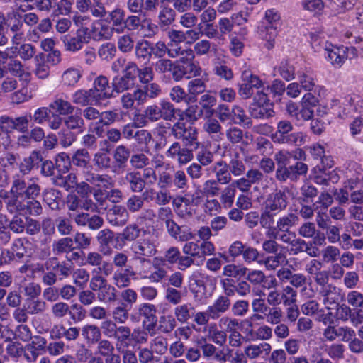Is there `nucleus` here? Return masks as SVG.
<instances>
[{
	"instance_id": "f704fd0d",
	"label": "nucleus",
	"mask_w": 363,
	"mask_h": 363,
	"mask_svg": "<svg viewBox=\"0 0 363 363\" xmlns=\"http://www.w3.org/2000/svg\"><path fill=\"white\" fill-rule=\"evenodd\" d=\"M203 130L211 135V138H215V140L221 139L223 135L222 126L217 119L208 118L203 125Z\"/></svg>"
},
{
	"instance_id": "2eb2a0df",
	"label": "nucleus",
	"mask_w": 363,
	"mask_h": 363,
	"mask_svg": "<svg viewBox=\"0 0 363 363\" xmlns=\"http://www.w3.org/2000/svg\"><path fill=\"white\" fill-rule=\"evenodd\" d=\"M165 228L169 236L179 242H186L194 238V233L188 226H180L174 220L169 221Z\"/></svg>"
},
{
	"instance_id": "e433bc0d",
	"label": "nucleus",
	"mask_w": 363,
	"mask_h": 363,
	"mask_svg": "<svg viewBox=\"0 0 363 363\" xmlns=\"http://www.w3.org/2000/svg\"><path fill=\"white\" fill-rule=\"evenodd\" d=\"M15 48L20 59L24 62L33 59L37 52L35 46L28 43H22L19 47H15Z\"/></svg>"
},
{
	"instance_id": "37998d69",
	"label": "nucleus",
	"mask_w": 363,
	"mask_h": 363,
	"mask_svg": "<svg viewBox=\"0 0 363 363\" xmlns=\"http://www.w3.org/2000/svg\"><path fill=\"white\" fill-rule=\"evenodd\" d=\"M82 77V72L77 68H69L62 75V82L66 86H74Z\"/></svg>"
},
{
	"instance_id": "0e129e2a",
	"label": "nucleus",
	"mask_w": 363,
	"mask_h": 363,
	"mask_svg": "<svg viewBox=\"0 0 363 363\" xmlns=\"http://www.w3.org/2000/svg\"><path fill=\"white\" fill-rule=\"evenodd\" d=\"M55 165L59 172H67L71 167V160L69 155L65 152L58 154L55 158Z\"/></svg>"
},
{
	"instance_id": "0eeeda50",
	"label": "nucleus",
	"mask_w": 363,
	"mask_h": 363,
	"mask_svg": "<svg viewBox=\"0 0 363 363\" xmlns=\"http://www.w3.org/2000/svg\"><path fill=\"white\" fill-rule=\"evenodd\" d=\"M90 39L88 28L82 27L76 32L75 36L65 35L62 38L66 50L76 52L82 49L84 43H87Z\"/></svg>"
},
{
	"instance_id": "cd10ccee",
	"label": "nucleus",
	"mask_w": 363,
	"mask_h": 363,
	"mask_svg": "<svg viewBox=\"0 0 363 363\" xmlns=\"http://www.w3.org/2000/svg\"><path fill=\"white\" fill-rule=\"evenodd\" d=\"M49 108L62 116L72 113L74 109L70 102L58 96H56L53 101L50 104Z\"/></svg>"
},
{
	"instance_id": "4be33fe9",
	"label": "nucleus",
	"mask_w": 363,
	"mask_h": 363,
	"mask_svg": "<svg viewBox=\"0 0 363 363\" xmlns=\"http://www.w3.org/2000/svg\"><path fill=\"white\" fill-rule=\"evenodd\" d=\"M45 308V303L41 301L27 300L22 308H17L15 311V316H25L27 314L36 315L43 312Z\"/></svg>"
},
{
	"instance_id": "09e8293b",
	"label": "nucleus",
	"mask_w": 363,
	"mask_h": 363,
	"mask_svg": "<svg viewBox=\"0 0 363 363\" xmlns=\"http://www.w3.org/2000/svg\"><path fill=\"white\" fill-rule=\"evenodd\" d=\"M237 188L233 183L225 187L221 192L220 201L225 208H230L234 203Z\"/></svg>"
},
{
	"instance_id": "774afa93",
	"label": "nucleus",
	"mask_w": 363,
	"mask_h": 363,
	"mask_svg": "<svg viewBox=\"0 0 363 363\" xmlns=\"http://www.w3.org/2000/svg\"><path fill=\"white\" fill-rule=\"evenodd\" d=\"M215 115L222 123L233 121L232 109L226 104H220L215 110Z\"/></svg>"
},
{
	"instance_id": "5fc2aeb1",
	"label": "nucleus",
	"mask_w": 363,
	"mask_h": 363,
	"mask_svg": "<svg viewBox=\"0 0 363 363\" xmlns=\"http://www.w3.org/2000/svg\"><path fill=\"white\" fill-rule=\"evenodd\" d=\"M300 191L299 199L305 203L313 201V198L316 197L318 193L317 189L309 183L304 184Z\"/></svg>"
},
{
	"instance_id": "b1692460",
	"label": "nucleus",
	"mask_w": 363,
	"mask_h": 363,
	"mask_svg": "<svg viewBox=\"0 0 363 363\" xmlns=\"http://www.w3.org/2000/svg\"><path fill=\"white\" fill-rule=\"evenodd\" d=\"M121 296L126 303H122L121 306L115 308V315L125 317L128 307L136 301L137 294L133 290L128 289L121 292Z\"/></svg>"
},
{
	"instance_id": "052dcab7",
	"label": "nucleus",
	"mask_w": 363,
	"mask_h": 363,
	"mask_svg": "<svg viewBox=\"0 0 363 363\" xmlns=\"http://www.w3.org/2000/svg\"><path fill=\"white\" fill-rule=\"evenodd\" d=\"M135 54L138 58L149 60L150 59V41L147 40L138 41L135 46Z\"/></svg>"
},
{
	"instance_id": "58836bf2",
	"label": "nucleus",
	"mask_w": 363,
	"mask_h": 363,
	"mask_svg": "<svg viewBox=\"0 0 363 363\" xmlns=\"http://www.w3.org/2000/svg\"><path fill=\"white\" fill-rule=\"evenodd\" d=\"M6 26L11 32H17L22 30L23 21L21 14L17 11L7 13Z\"/></svg>"
},
{
	"instance_id": "c03bdc74",
	"label": "nucleus",
	"mask_w": 363,
	"mask_h": 363,
	"mask_svg": "<svg viewBox=\"0 0 363 363\" xmlns=\"http://www.w3.org/2000/svg\"><path fill=\"white\" fill-rule=\"evenodd\" d=\"M230 301L227 296H220L212 306L208 307V311L214 315L225 312L230 307Z\"/></svg>"
},
{
	"instance_id": "e2e57ef3",
	"label": "nucleus",
	"mask_w": 363,
	"mask_h": 363,
	"mask_svg": "<svg viewBox=\"0 0 363 363\" xmlns=\"http://www.w3.org/2000/svg\"><path fill=\"white\" fill-rule=\"evenodd\" d=\"M32 91L27 87L23 86L11 95L12 102L20 104L32 99Z\"/></svg>"
},
{
	"instance_id": "6e6552de",
	"label": "nucleus",
	"mask_w": 363,
	"mask_h": 363,
	"mask_svg": "<svg viewBox=\"0 0 363 363\" xmlns=\"http://www.w3.org/2000/svg\"><path fill=\"white\" fill-rule=\"evenodd\" d=\"M288 206V197L284 191L275 189L267 195L263 208L267 211L279 213L284 211Z\"/></svg>"
},
{
	"instance_id": "f8f14e48",
	"label": "nucleus",
	"mask_w": 363,
	"mask_h": 363,
	"mask_svg": "<svg viewBox=\"0 0 363 363\" xmlns=\"http://www.w3.org/2000/svg\"><path fill=\"white\" fill-rule=\"evenodd\" d=\"M46 340L40 336L34 337L23 349V356L28 362H35L45 349Z\"/></svg>"
},
{
	"instance_id": "ea45409f",
	"label": "nucleus",
	"mask_w": 363,
	"mask_h": 363,
	"mask_svg": "<svg viewBox=\"0 0 363 363\" xmlns=\"http://www.w3.org/2000/svg\"><path fill=\"white\" fill-rule=\"evenodd\" d=\"M172 186L184 191L189 187V179L184 170H175L172 174Z\"/></svg>"
},
{
	"instance_id": "49530a36",
	"label": "nucleus",
	"mask_w": 363,
	"mask_h": 363,
	"mask_svg": "<svg viewBox=\"0 0 363 363\" xmlns=\"http://www.w3.org/2000/svg\"><path fill=\"white\" fill-rule=\"evenodd\" d=\"M30 245V242L26 238H17L13 240L11 248L18 259H21L27 254L26 245Z\"/></svg>"
},
{
	"instance_id": "c756f323",
	"label": "nucleus",
	"mask_w": 363,
	"mask_h": 363,
	"mask_svg": "<svg viewBox=\"0 0 363 363\" xmlns=\"http://www.w3.org/2000/svg\"><path fill=\"white\" fill-rule=\"evenodd\" d=\"M330 123V120L328 118V113L324 112L321 114V111L318 110L317 118L311 121V129L313 133L320 135Z\"/></svg>"
},
{
	"instance_id": "69168bd1",
	"label": "nucleus",
	"mask_w": 363,
	"mask_h": 363,
	"mask_svg": "<svg viewBox=\"0 0 363 363\" xmlns=\"http://www.w3.org/2000/svg\"><path fill=\"white\" fill-rule=\"evenodd\" d=\"M26 218H23L19 216H14L11 220L9 222V229L16 234H20L24 232L26 228Z\"/></svg>"
},
{
	"instance_id": "338daca9",
	"label": "nucleus",
	"mask_w": 363,
	"mask_h": 363,
	"mask_svg": "<svg viewBox=\"0 0 363 363\" xmlns=\"http://www.w3.org/2000/svg\"><path fill=\"white\" fill-rule=\"evenodd\" d=\"M23 295L28 298L34 299L38 298L41 293L40 284L35 282H30L22 286Z\"/></svg>"
},
{
	"instance_id": "7ed1b4c3",
	"label": "nucleus",
	"mask_w": 363,
	"mask_h": 363,
	"mask_svg": "<svg viewBox=\"0 0 363 363\" xmlns=\"http://www.w3.org/2000/svg\"><path fill=\"white\" fill-rule=\"evenodd\" d=\"M292 123L286 119L277 122L276 131L272 135V140L274 143L286 145L289 146L300 147L306 140V135L301 131L294 132Z\"/></svg>"
},
{
	"instance_id": "bb28decb",
	"label": "nucleus",
	"mask_w": 363,
	"mask_h": 363,
	"mask_svg": "<svg viewBox=\"0 0 363 363\" xmlns=\"http://www.w3.org/2000/svg\"><path fill=\"white\" fill-rule=\"evenodd\" d=\"M73 239L70 237H64L56 240L52 245V252L55 255L68 253L74 250Z\"/></svg>"
},
{
	"instance_id": "393cba45",
	"label": "nucleus",
	"mask_w": 363,
	"mask_h": 363,
	"mask_svg": "<svg viewBox=\"0 0 363 363\" xmlns=\"http://www.w3.org/2000/svg\"><path fill=\"white\" fill-rule=\"evenodd\" d=\"M187 57H190V60L183 61L182 64L184 67V71L185 72V76L187 78L199 76L201 72V69L197 62L192 61L191 60L194 57V51L191 49H188L184 51Z\"/></svg>"
},
{
	"instance_id": "c85d7f7f",
	"label": "nucleus",
	"mask_w": 363,
	"mask_h": 363,
	"mask_svg": "<svg viewBox=\"0 0 363 363\" xmlns=\"http://www.w3.org/2000/svg\"><path fill=\"white\" fill-rule=\"evenodd\" d=\"M315 175L313 177V180L317 184L328 186L329 182L331 181L333 183L337 182L338 176L335 173H327L325 170H322V168L317 165L314 168Z\"/></svg>"
},
{
	"instance_id": "5701e85b",
	"label": "nucleus",
	"mask_w": 363,
	"mask_h": 363,
	"mask_svg": "<svg viewBox=\"0 0 363 363\" xmlns=\"http://www.w3.org/2000/svg\"><path fill=\"white\" fill-rule=\"evenodd\" d=\"M133 250L135 254L143 257H152L156 252V246L149 239L139 240L133 245Z\"/></svg>"
},
{
	"instance_id": "f3484780",
	"label": "nucleus",
	"mask_w": 363,
	"mask_h": 363,
	"mask_svg": "<svg viewBox=\"0 0 363 363\" xmlns=\"http://www.w3.org/2000/svg\"><path fill=\"white\" fill-rule=\"evenodd\" d=\"M286 111L289 116L296 121H307L313 118V110L307 109L296 103L289 101L286 104Z\"/></svg>"
},
{
	"instance_id": "4d7b16f0",
	"label": "nucleus",
	"mask_w": 363,
	"mask_h": 363,
	"mask_svg": "<svg viewBox=\"0 0 363 363\" xmlns=\"http://www.w3.org/2000/svg\"><path fill=\"white\" fill-rule=\"evenodd\" d=\"M37 197L26 198L25 214L39 216L43 212L41 203L36 200Z\"/></svg>"
},
{
	"instance_id": "2f4dec72",
	"label": "nucleus",
	"mask_w": 363,
	"mask_h": 363,
	"mask_svg": "<svg viewBox=\"0 0 363 363\" xmlns=\"http://www.w3.org/2000/svg\"><path fill=\"white\" fill-rule=\"evenodd\" d=\"M260 36L267 41L265 47L271 50L274 45V38L277 36V28L274 26H262L259 28Z\"/></svg>"
},
{
	"instance_id": "9d476101",
	"label": "nucleus",
	"mask_w": 363,
	"mask_h": 363,
	"mask_svg": "<svg viewBox=\"0 0 363 363\" xmlns=\"http://www.w3.org/2000/svg\"><path fill=\"white\" fill-rule=\"evenodd\" d=\"M277 213L276 212H272L271 211H267V209L262 208L259 218V222L261 226L263 228L267 230L266 232V235L268 238H270L274 234L273 232L277 231L276 230L277 227L279 228L278 225H279L280 221L281 223H283V222H286V220L289 218V216H291V213L280 216L279 218H278L274 225V217Z\"/></svg>"
},
{
	"instance_id": "4468645a",
	"label": "nucleus",
	"mask_w": 363,
	"mask_h": 363,
	"mask_svg": "<svg viewBox=\"0 0 363 363\" xmlns=\"http://www.w3.org/2000/svg\"><path fill=\"white\" fill-rule=\"evenodd\" d=\"M99 94L96 89H79L72 95V101L81 106L96 105L99 103Z\"/></svg>"
},
{
	"instance_id": "412c9836",
	"label": "nucleus",
	"mask_w": 363,
	"mask_h": 363,
	"mask_svg": "<svg viewBox=\"0 0 363 363\" xmlns=\"http://www.w3.org/2000/svg\"><path fill=\"white\" fill-rule=\"evenodd\" d=\"M100 252L104 255H110L113 248V233L109 229L101 230L97 236Z\"/></svg>"
},
{
	"instance_id": "f03ea898",
	"label": "nucleus",
	"mask_w": 363,
	"mask_h": 363,
	"mask_svg": "<svg viewBox=\"0 0 363 363\" xmlns=\"http://www.w3.org/2000/svg\"><path fill=\"white\" fill-rule=\"evenodd\" d=\"M113 118V114L111 111L104 113V116L100 121L101 126L97 128V134L99 137H104V134H105L108 138L101 141L100 150L94 155V162L100 169H106L111 167L112 162L110 155L113 148V129H109L108 126L111 123Z\"/></svg>"
},
{
	"instance_id": "a19ab883",
	"label": "nucleus",
	"mask_w": 363,
	"mask_h": 363,
	"mask_svg": "<svg viewBox=\"0 0 363 363\" xmlns=\"http://www.w3.org/2000/svg\"><path fill=\"white\" fill-rule=\"evenodd\" d=\"M158 18L160 27L165 29L167 26H169L174 21L175 11L172 8L164 7L160 11Z\"/></svg>"
},
{
	"instance_id": "20e7f679",
	"label": "nucleus",
	"mask_w": 363,
	"mask_h": 363,
	"mask_svg": "<svg viewBox=\"0 0 363 363\" xmlns=\"http://www.w3.org/2000/svg\"><path fill=\"white\" fill-rule=\"evenodd\" d=\"M171 133L176 139L181 140L185 147L197 149L199 145L198 131L192 123L179 121L172 125Z\"/></svg>"
},
{
	"instance_id": "6e6d98bb",
	"label": "nucleus",
	"mask_w": 363,
	"mask_h": 363,
	"mask_svg": "<svg viewBox=\"0 0 363 363\" xmlns=\"http://www.w3.org/2000/svg\"><path fill=\"white\" fill-rule=\"evenodd\" d=\"M56 226L58 233L65 237L70 235L73 230L71 220L65 217H59L56 219Z\"/></svg>"
},
{
	"instance_id": "f257e3e1",
	"label": "nucleus",
	"mask_w": 363,
	"mask_h": 363,
	"mask_svg": "<svg viewBox=\"0 0 363 363\" xmlns=\"http://www.w3.org/2000/svg\"><path fill=\"white\" fill-rule=\"evenodd\" d=\"M40 191L38 184L33 182L27 186L22 175H13L11 189L4 196L6 211L11 214H23L26 198L38 197Z\"/></svg>"
},
{
	"instance_id": "9b49d317",
	"label": "nucleus",
	"mask_w": 363,
	"mask_h": 363,
	"mask_svg": "<svg viewBox=\"0 0 363 363\" xmlns=\"http://www.w3.org/2000/svg\"><path fill=\"white\" fill-rule=\"evenodd\" d=\"M107 20L96 21L88 28V33L90 35V38L96 40L101 39H109L111 38L113 32V24L109 25Z\"/></svg>"
},
{
	"instance_id": "bf43d9fd",
	"label": "nucleus",
	"mask_w": 363,
	"mask_h": 363,
	"mask_svg": "<svg viewBox=\"0 0 363 363\" xmlns=\"http://www.w3.org/2000/svg\"><path fill=\"white\" fill-rule=\"evenodd\" d=\"M219 182L216 179L206 180L203 185V193L206 196H216L220 194Z\"/></svg>"
},
{
	"instance_id": "aec40b11",
	"label": "nucleus",
	"mask_w": 363,
	"mask_h": 363,
	"mask_svg": "<svg viewBox=\"0 0 363 363\" xmlns=\"http://www.w3.org/2000/svg\"><path fill=\"white\" fill-rule=\"evenodd\" d=\"M140 230L136 225H128L121 233L115 238V248H122L125 241H133L140 235Z\"/></svg>"
},
{
	"instance_id": "473e14b6",
	"label": "nucleus",
	"mask_w": 363,
	"mask_h": 363,
	"mask_svg": "<svg viewBox=\"0 0 363 363\" xmlns=\"http://www.w3.org/2000/svg\"><path fill=\"white\" fill-rule=\"evenodd\" d=\"M231 175L240 177L245 173V165L238 153H235L228 164Z\"/></svg>"
},
{
	"instance_id": "680f3d73",
	"label": "nucleus",
	"mask_w": 363,
	"mask_h": 363,
	"mask_svg": "<svg viewBox=\"0 0 363 363\" xmlns=\"http://www.w3.org/2000/svg\"><path fill=\"white\" fill-rule=\"evenodd\" d=\"M315 225L312 222H305L298 228V234L303 238H312L317 233Z\"/></svg>"
},
{
	"instance_id": "72a5a7b5",
	"label": "nucleus",
	"mask_w": 363,
	"mask_h": 363,
	"mask_svg": "<svg viewBox=\"0 0 363 363\" xmlns=\"http://www.w3.org/2000/svg\"><path fill=\"white\" fill-rule=\"evenodd\" d=\"M61 193L54 189H45L43 193L44 202L52 209L56 210L59 208V200Z\"/></svg>"
},
{
	"instance_id": "3c124183",
	"label": "nucleus",
	"mask_w": 363,
	"mask_h": 363,
	"mask_svg": "<svg viewBox=\"0 0 363 363\" xmlns=\"http://www.w3.org/2000/svg\"><path fill=\"white\" fill-rule=\"evenodd\" d=\"M161 118L165 121H172L175 118L176 108L169 101H162L159 104Z\"/></svg>"
},
{
	"instance_id": "603ef678",
	"label": "nucleus",
	"mask_w": 363,
	"mask_h": 363,
	"mask_svg": "<svg viewBox=\"0 0 363 363\" xmlns=\"http://www.w3.org/2000/svg\"><path fill=\"white\" fill-rule=\"evenodd\" d=\"M108 88V79L104 76L97 77L94 81V87L91 89L97 90V93L99 94V100L102 99L108 98L111 96V93H108L106 90Z\"/></svg>"
},
{
	"instance_id": "864d4df0",
	"label": "nucleus",
	"mask_w": 363,
	"mask_h": 363,
	"mask_svg": "<svg viewBox=\"0 0 363 363\" xmlns=\"http://www.w3.org/2000/svg\"><path fill=\"white\" fill-rule=\"evenodd\" d=\"M192 147H184L180 145L176 155V159L180 165H184L191 162L194 158Z\"/></svg>"
},
{
	"instance_id": "4c0bfd02",
	"label": "nucleus",
	"mask_w": 363,
	"mask_h": 363,
	"mask_svg": "<svg viewBox=\"0 0 363 363\" xmlns=\"http://www.w3.org/2000/svg\"><path fill=\"white\" fill-rule=\"evenodd\" d=\"M206 88V83L202 79L196 78L189 81L188 83V91L189 94L194 96H189V101H196V96L203 93Z\"/></svg>"
},
{
	"instance_id": "de8ad7c7",
	"label": "nucleus",
	"mask_w": 363,
	"mask_h": 363,
	"mask_svg": "<svg viewBox=\"0 0 363 363\" xmlns=\"http://www.w3.org/2000/svg\"><path fill=\"white\" fill-rule=\"evenodd\" d=\"M285 259L286 256L279 252L267 257L264 259L259 261V263L263 264L268 270H274L282 264Z\"/></svg>"
},
{
	"instance_id": "8fccbe9b",
	"label": "nucleus",
	"mask_w": 363,
	"mask_h": 363,
	"mask_svg": "<svg viewBox=\"0 0 363 363\" xmlns=\"http://www.w3.org/2000/svg\"><path fill=\"white\" fill-rule=\"evenodd\" d=\"M175 314L177 317L182 318H191L195 315V318H204V314L201 312L195 313V309L191 304H184L179 306L175 309Z\"/></svg>"
},
{
	"instance_id": "423d86ee",
	"label": "nucleus",
	"mask_w": 363,
	"mask_h": 363,
	"mask_svg": "<svg viewBox=\"0 0 363 363\" xmlns=\"http://www.w3.org/2000/svg\"><path fill=\"white\" fill-rule=\"evenodd\" d=\"M299 221V218L295 213H291V216L281 223L280 222L279 228L277 227V231L273 232L274 234L269 238L273 239H277L281 241L284 244L290 245L293 239L295 238L296 234L295 232L291 231V228L296 226Z\"/></svg>"
},
{
	"instance_id": "a878e982",
	"label": "nucleus",
	"mask_w": 363,
	"mask_h": 363,
	"mask_svg": "<svg viewBox=\"0 0 363 363\" xmlns=\"http://www.w3.org/2000/svg\"><path fill=\"white\" fill-rule=\"evenodd\" d=\"M273 106L250 104L249 113L256 119H268L274 116Z\"/></svg>"
},
{
	"instance_id": "a211bd4d",
	"label": "nucleus",
	"mask_w": 363,
	"mask_h": 363,
	"mask_svg": "<svg viewBox=\"0 0 363 363\" xmlns=\"http://www.w3.org/2000/svg\"><path fill=\"white\" fill-rule=\"evenodd\" d=\"M271 345L269 343L263 342L259 345H250L246 347L242 354L250 359H254L259 357L264 358L269 355L271 351Z\"/></svg>"
},
{
	"instance_id": "1a4fd4ad",
	"label": "nucleus",
	"mask_w": 363,
	"mask_h": 363,
	"mask_svg": "<svg viewBox=\"0 0 363 363\" xmlns=\"http://www.w3.org/2000/svg\"><path fill=\"white\" fill-rule=\"evenodd\" d=\"M264 174L258 169L251 168L245 175L235 181L233 184L242 192H248L252 186L259 184L264 179Z\"/></svg>"
},
{
	"instance_id": "7c9ffc66",
	"label": "nucleus",
	"mask_w": 363,
	"mask_h": 363,
	"mask_svg": "<svg viewBox=\"0 0 363 363\" xmlns=\"http://www.w3.org/2000/svg\"><path fill=\"white\" fill-rule=\"evenodd\" d=\"M90 288L94 291H101L100 296L104 300H111V296L107 294V291L110 289V286L107 285L106 281L100 276L94 277L90 281Z\"/></svg>"
},
{
	"instance_id": "13d9d810",
	"label": "nucleus",
	"mask_w": 363,
	"mask_h": 363,
	"mask_svg": "<svg viewBox=\"0 0 363 363\" xmlns=\"http://www.w3.org/2000/svg\"><path fill=\"white\" fill-rule=\"evenodd\" d=\"M247 132L244 134L243 131L237 127H232L226 131V138L232 144L242 143L244 136L247 138Z\"/></svg>"
},
{
	"instance_id": "39448f33",
	"label": "nucleus",
	"mask_w": 363,
	"mask_h": 363,
	"mask_svg": "<svg viewBox=\"0 0 363 363\" xmlns=\"http://www.w3.org/2000/svg\"><path fill=\"white\" fill-rule=\"evenodd\" d=\"M325 55L333 66L340 67L346 60L355 57L357 55V50L352 46L333 47L326 48Z\"/></svg>"
},
{
	"instance_id": "a18cd8bd",
	"label": "nucleus",
	"mask_w": 363,
	"mask_h": 363,
	"mask_svg": "<svg viewBox=\"0 0 363 363\" xmlns=\"http://www.w3.org/2000/svg\"><path fill=\"white\" fill-rule=\"evenodd\" d=\"M274 75L279 74L286 81L294 78V67L288 61H282L280 65L274 69Z\"/></svg>"
},
{
	"instance_id": "ddd939ff",
	"label": "nucleus",
	"mask_w": 363,
	"mask_h": 363,
	"mask_svg": "<svg viewBox=\"0 0 363 363\" xmlns=\"http://www.w3.org/2000/svg\"><path fill=\"white\" fill-rule=\"evenodd\" d=\"M290 252L294 255H297L302 252H306L311 257H317L320 255L318 247H313L311 242L306 241L301 237H295L290 244Z\"/></svg>"
},
{
	"instance_id": "dca6fc26",
	"label": "nucleus",
	"mask_w": 363,
	"mask_h": 363,
	"mask_svg": "<svg viewBox=\"0 0 363 363\" xmlns=\"http://www.w3.org/2000/svg\"><path fill=\"white\" fill-rule=\"evenodd\" d=\"M43 161V156L39 150H33L30 154L23 158V161L18 165L19 172L14 175H22L25 179V175L29 174L35 167H38L40 162Z\"/></svg>"
},
{
	"instance_id": "6ab92c4d",
	"label": "nucleus",
	"mask_w": 363,
	"mask_h": 363,
	"mask_svg": "<svg viewBox=\"0 0 363 363\" xmlns=\"http://www.w3.org/2000/svg\"><path fill=\"white\" fill-rule=\"evenodd\" d=\"M211 171L215 174L216 180L220 184H228L232 180L228 163L223 160H219L214 163L211 167Z\"/></svg>"
},
{
	"instance_id": "c9c22d12",
	"label": "nucleus",
	"mask_w": 363,
	"mask_h": 363,
	"mask_svg": "<svg viewBox=\"0 0 363 363\" xmlns=\"http://www.w3.org/2000/svg\"><path fill=\"white\" fill-rule=\"evenodd\" d=\"M127 181L130 186V189L133 191L140 192L145 187V182L140 177L139 172H130L126 174L124 179H122L120 183H124V181Z\"/></svg>"
},
{
	"instance_id": "79ce46f5",
	"label": "nucleus",
	"mask_w": 363,
	"mask_h": 363,
	"mask_svg": "<svg viewBox=\"0 0 363 363\" xmlns=\"http://www.w3.org/2000/svg\"><path fill=\"white\" fill-rule=\"evenodd\" d=\"M74 165L83 167L84 169L89 167L88 164L90 161V155L86 149L82 148L77 150L72 158Z\"/></svg>"
}]
</instances>
